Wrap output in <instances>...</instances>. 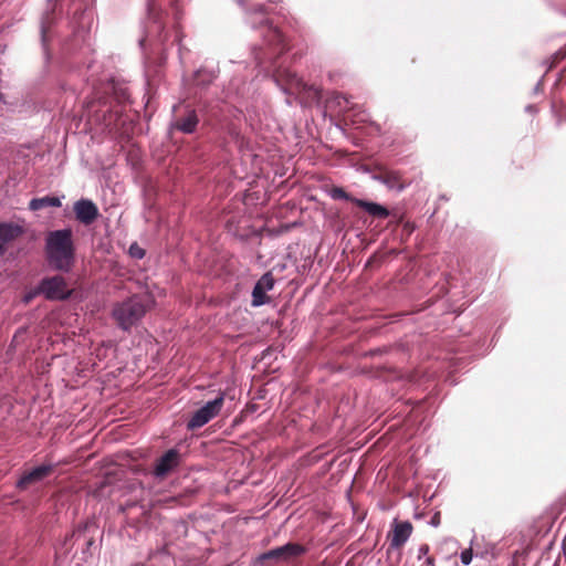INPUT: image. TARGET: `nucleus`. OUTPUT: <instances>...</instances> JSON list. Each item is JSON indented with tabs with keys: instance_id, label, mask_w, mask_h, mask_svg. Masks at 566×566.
Wrapping results in <instances>:
<instances>
[{
	"instance_id": "7ed1b4c3",
	"label": "nucleus",
	"mask_w": 566,
	"mask_h": 566,
	"mask_svg": "<svg viewBox=\"0 0 566 566\" xmlns=\"http://www.w3.org/2000/svg\"><path fill=\"white\" fill-rule=\"evenodd\" d=\"M35 293L43 294L50 301H63L71 296L72 291L67 287L63 276L55 275L43 279Z\"/></svg>"
},
{
	"instance_id": "dca6fc26",
	"label": "nucleus",
	"mask_w": 566,
	"mask_h": 566,
	"mask_svg": "<svg viewBox=\"0 0 566 566\" xmlns=\"http://www.w3.org/2000/svg\"><path fill=\"white\" fill-rule=\"evenodd\" d=\"M329 196L334 199V200H349L352 201V199H354L353 197H350L343 188L340 187H334L331 189L329 191Z\"/></svg>"
},
{
	"instance_id": "423d86ee",
	"label": "nucleus",
	"mask_w": 566,
	"mask_h": 566,
	"mask_svg": "<svg viewBox=\"0 0 566 566\" xmlns=\"http://www.w3.org/2000/svg\"><path fill=\"white\" fill-rule=\"evenodd\" d=\"M180 463V453L176 449L166 451L155 463L153 473L156 478L164 479Z\"/></svg>"
},
{
	"instance_id": "aec40b11",
	"label": "nucleus",
	"mask_w": 566,
	"mask_h": 566,
	"mask_svg": "<svg viewBox=\"0 0 566 566\" xmlns=\"http://www.w3.org/2000/svg\"><path fill=\"white\" fill-rule=\"evenodd\" d=\"M336 99L338 105H342V103H344L347 106L349 104V99L343 94H338L336 96Z\"/></svg>"
},
{
	"instance_id": "5701e85b",
	"label": "nucleus",
	"mask_w": 566,
	"mask_h": 566,
	"mask_svg": "<svg viewBox=\"0 0 566 566\" xmlns=\"http://www.w3.org/2000/svg\"><path fill=\"white\" fill-rule=\"evenodd\" d=\"M424 564L428 566H434V559L431 556H428L424 560Z\"/></svg>"
},
{
	"instance_id": "0eeeda50",
	"label": "nucleus",
	"mask_w": 566,
	"mask_h": 566,
	"mask_svg": "<svg viewBox=\"0 0 566 566\" xmlns=\"http://www.w3.org/2000/svg\"><path fill=\"white\" fill-rule=\"evenodd\" d=\"M274 277L270 272L264 273L260 277L252 291V306L258 307L269 302L266 292L274 287Z\"/></svg>"
},
{
	"instance_id": "1a4fd4ad",
	"label": "nucleus",
	"mask_w": 566,
	"mask_h": 566,
	"mask_svg": "<svg viewBox=\"0 0 566 566\" xmlns=\"http://www.w3.org/2000/svg\"><path fill=\"white\" fill-rule=\"evenodd\" d=\"M74 212L76 219L84 224L93 223L98 217V209L90 199L77 200L74 203Z\"/></svg>"
},
{
	"instance_id": "a878e982",
	"label": "nucleus",
	"mask_w": 566,
	"mask_h": 566,
	"mask_svg": "<svg viewBox=\"0 0 566 566\" xmlns=\"http://www.w3.org/2000/svg\"><path fill=\"white\" fill-rule=\"evenodd\" d=\"M6 249H4V245L2 243H0V255H2L4 253Z\"/></svg>"
},
{
	"instance_id": "20e7f679",
	"label": "nucleus",
	"mask_w": 566,
	"mask_h": 566,
	"mask_svg": "<svg viewBox=\"0 0 566 566\" xmlns=\"http://www.w3.org/2000/svg\"><path fill=\"white\" fill-rule=\"evenodd\" d=\"M306 552L305 547L297 543H287L283 546L270 549L258 556L256 563L263 564L266 560L275 563H287L295 557L303 555Z\"/></svg>"
},
{
	"instance_id": "f257e3e1",
	"label": "nucleus",
	"mask_w": 566,
	"mask_h": 566,
	"mask_svg": "<svg viewBox=\"0 0 566 566\" xmlns=\"http://www.w3.org/2000/svg\"><path fill=\"white\" fill-rule=\"evenodd\" d=\"M45 254L50 266L69 273L75 262V249L71 229L55 230L45 238Z\"/></svg>"
},
{
	"instance_id": "393cba45",
	"label": "nucleus",
	"mask_w": 566,
	"mask_h": 566,
	"mask_svg": "<svg viewBox=\"0 0 566 566\" xmlns=\"http://www.w3.org/2000/svg\"><path fill=\"white\" fill-rule=\"evenodd\" d=\"M253 10H254V12L263 13L264 12V7L260 4V6H256Z\"/></svg>"
},
{
	"instance_id": "bb28decb",
	"label": "nucleus",
	"mask_w": 566,
	"mask_h": 566,
	"mask_svg": "<svg viewBox=\"0 0 566 566\" xmlns=\"http://www.w3.org/2000/svg\"><path fill=\"white\" fill-rule=\"evenodd\" d=\"M31 297H32V295H28V296L25 297V301H27V302H29V301L31 300Z\"/></svg>"
},
{
	"instance_id": "9b49d317",
	"label": "nucleus",
	"mask_w": 566,
	"mask_h": 566,
	"mask_svg": "<svg viewBox=\"0 0 566 566\" xmlns=\"http://www.w3.org/2000/svg\"><path fill=\"white\" fill-rule=\"evenodd\" d=\"M374 179L384 184L390 190L402 191L406 188V184L398 171L381 170L374 175Z\"/></svg>"
},
{
	"instance_id": "9d476101",
	"label": "nucleus",
	"mask_w": 566,
	"mask_h": 566,
	"mask_svg": "<svg viewBox=\"0 0 566 566\" xmlns=\"http://www.w3.org/2000/svg\"><path fill=\"white\" fill-rule=\"evenodd\" d=\"M412 533V524L408 521L395 522L392 532L389 534L390 547H401Z\"/></svg>"
},
{
	"instance_id": "4be33fe9",
	"label": "nucleus",
	"mask_w": 566,
	"mask_h": 566,
	"mask_svg": "<svg viewBox=\"0 0 566 566\" xmlns=\"http://www.w3.org/2000/svg\"><path fill=\"white\" fill-rule=\"evenodd\" d=\"M154 6H155V0H147V9H148L149 14H151V12L154 10Z\"/></svg>"
},
{
	"instance_id": "4468645a",
	"label": "nucleus",
	"mask_w": 566,
	"mask_h": 566,
	"mask_svg": "<svg viewBox=\"0 0 566 566\" xmlns=\"http://www.w3.org/2000/svg\"><path fill=\"white\" fill-rule=\"evenodd\" d=\"M198 122L196 112L191 109L185 117L177 119L172 126L185 134H191L196 130Z\"/></svg>"
},
{
	"instance_id": "f3484780",
	"label": "nucleus",
	"mask_w": 566,
	"mask_h": 566,
	"mask_svg": "<svg viewBox=\"0 0 566 566\" xmlns=\"http://www.w3.org/2000/svg\"><path fill=\"white\" fill-rule=\"evenodd\" d=\"M269 35L271 36V42H275L277 44H283L284 38L282 33L276 28L269 29Z\"/></svg>"
},
{
	"instance_id": "f03ea898",
	"label": "nucleus",
	"mask_w": 566,
	"mask_h": 566,
	"mask_svg": "<svg viewBox=\"0 0 566 566\" xmlns=\"http://www.w3.org/2000/svg\"><path fill=\"white\" fill-rule=\"evenodd\" d=\"M146 313V305L139 296H132L128 300L117 303L113 308V317L125 331L136 324Z\"/></svg>"
},
{
	"instance_id": "2eb2a0df",
	"label": "nucleus",
	"mask_w": 566,
	"mask_h": 566,
	"mask_svg": "<svg viewBox=\"0 0 566 566\" xmlns=\"http://www.w3.org/2000/svg\"><path fill=\"white\" fill-rule=\"evenodd\" d=\"M61 205L60 198L45 196L42 198H33L29 203V209L36 211L45 207H61Z\"/></svg>"
},
{
	"instance_id": "ddd939ff",
	"label": "nucleus",
	"mask_w": 566,
	"mask_h": 566,
	"mask_svg": "<svg viewBox=\"0 0 566 566\" xmlns=\"http://www.w3.org/2000/svg\"><path fill=\"white\" fill-rule=\"evenodd\" d=\"M23 227L13 222L0 221V241L3 243L10 242L19 238L23 233Z\"/></svg>"
},
{
	"instance_id": "cd10ccee",
	"label": "nucleus",
	"mask_w": 566,
	"mask_h": 566,
	"mask_svg": "<svg viewBox=\"0 0 566 566\" xmlns=\"http://www.w3.org/2000/svg\"><path fill=\"white\" fill-rule=\"evenodd\" d=\"M432 524H433V525H437V524H438V522H437V520H436V518H433V520H432Z\"/></svg>"
},
{
	"instance_id": "f8f14e48",
	"label": "nucleus",
	"mask_w": 566,
	"mask_h": 566,
	"mask_svg": "<svg viewBox=\"0 0 566 566\" xmlns=\"http://www.w3.org/2000/svg\"><path fill=\"white\" fill-rule=\"evenodd\" d=\"M352 202L355 203L357 207L364 209L368 214H370L374 218L386 219L390 214L389 210L386 207L377 202L366 201L363 199H352Z\"/></svg>"
},
{
	"instance_id": "39448f33",
	"label": "nucleus",
	"mask_w": 566,
	"mask_h": 566,
	"mask_svg": "<svg viewBox=\"0 0 566 566\" xmlns=\"http://www.w3.org/2000/svg\"><path fill=\"white\" fill-rule=\"evenodd\" d=\"M224 401L223 394L219 395L216 399L208 401L205 406L198 409L187 423L189 430H195L203 427L211 419L217 417L222 409Z\"/></svg>"
},
{
	"instance_id": "412c9836",
	"label": "nucleus",
	"mask_w": 566,
	"mask_h": 566,
	"mask_svg": "<svg viewBox=\"0 0 566 566\" xmlns=\"http://www.w3.org/2000/svg\"><path fill=\"white\" fill-rule=\"evenodd\" d=\"M355 116H358L359 118L357 120H354V123L368 120V115L365 112H363L361 114H355Z\"/></svg>"
},
{
	"instance_id": "a211bd4d",
	"label": "nucleus",
	"mask_w": 566,
	"mask_h": 566,
	"mask_svg": "<svg viewBox=\"0 0 566 566\" xmlns=\"http://www.w3.org/2000/svg\"><path fill=\"white\" fill-rule=\"evenodd\" d=\"M473 552L471 548H467L461 552L460 559L463 565H469L472 562Z\"/></svg>"
},
{
	"instance_id": "b1692460",
	"label": "nucleus",
	"mask_w": 566,
	"mask_h": 566,
	"mask_svg": "<svg viewBox=\"0 0 566 566\" xmlns=\"http://www.w3.org/2000/svg\"><path fill=\"white\" fill-rule=\"evenodd\" d=\"M130 251H132V254L137 256V258H143L144 256V251L140 250V249H138V253H134V248L132 247Z\"/></svg>"
},
{
	"instance_id": "6e6552de",
	"label": "nucleus",
	"mask_w": 566,
	"mask_h": 566,
	"mask_svg": "<svg viewBox=\"0 0 566 566\" xmlns=\"http://www.w3.org/2000/svg\"><path fill=\"white\" fill-rule=\"evenodd\" d=\"M54 470L53 464H42L25 472L17 482V488L25 490L29 485L38 483L50 475Z\"/></svg>"
},
{
	"instance_id": "6ab92c4d",
	"label": "nucleus",
	"mask_w": 566,
	"mask_h": 566,
	"mask_svg": "<svg viewBox=\"0 0 566 566\" xmlns=\"http://www.w3.org/2000/svg\"><path fill=\"white\" fill-rule=\"evenodd\" d=\"M429 553V546L427 544H422L418 549V558L422 556H427Z\"/></svg>"
}]
</instances>
